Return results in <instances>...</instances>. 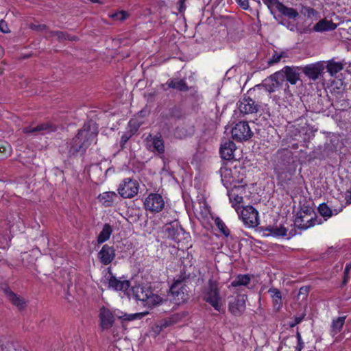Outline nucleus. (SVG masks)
<instances>
[{"instance_id": "25", "label": "nucleus", "mask_w": 351, "mask_h": 351, "mask_svg": "<svg viewBox=\"0 0 351 351\" xmlns=\"http://www.w3.org/2000/svg\"><path fill=\"white\" fill-rule=\"evenodd\" d=\"M4 293L6 295L8 300L18 308L22 309L24 307L25 302L23 298L19 297V295L13 293L8 288L4 289Z\"/></svg>"}, {"instance_id": "10", "label": "nucleus", "mask_w": 351, "mask_h": 351, "mask_svg": "<svg viewBox=\"0 0 351 351\" xmlns=\"http://www.w3.org/2000/svg\"><path fill=\"white\" fill-rule=\"evenodd\" d=\"M252 132L248 123L240 121L232 129V136L237 141H247L252 136Z\"/></svg>"}, {"instance_id": "58", "label": "nucleus", "mask_w": 351, "mask_h": 351, "mask_svg": "<svg viewBox=\"0 0 351 351\" xmlns=\"http://www.w3.org/2000/svg\"><path fill=\"white\" fill-rule=\"evenodd\" d=\"M167 230L169 232V236H170V235L171 236V228H168L167 229Z\"/></svg>"}, {"instance_id": "56", "label": "nucleus", "mask_w": 351, "mask_h": 351, "mask_svg": "<svg viewBox=\"0 0 351 351\" xmlns=\"http://www.w3.org/2000/svg\"><path fill=\"white\" fill-rule=\"evenodd\" d=\"M3 55V49L1 47H0V58H1Z\"/></svg>"}, {"instance_id": "16", "label": "nucleus", "mask_w": 351, "mask_h": 351, "mask_svg": "<svg viewBox=\"0 0 351 351\" xmlns=\"http://www.w3.org/2000/svg\"><path fill=\"white\" fill-rule=\"evenodd\" d=\"M99 318L100 327L102 330H108L111 328L115 320L112 311L104 306H102L99 309Z\"/></svg>"}, {"instance_id": "48", "label": "nucleus", "mask_w": 351, "mask_h": 351, "mask_svg": "<svg viewBox=\"0 0 351 351\" xmlns=\"http://www.w3.org/2000/svg\"><path fill=\"white\" fill-rule=\"evenodd\" d=\"M350 268H351L350 264H348L346 266L345 271H344L345 276H344V279H343V284L347 283V282L348 280V272H349V270Z\"/></svg>"}, {"instance_id": "4", "label": "nucleus", "mask_w": 351, "mask_h": 351, "mask_svg": "<svg viewBox=\"0 0 351 351\" xmlns=\"http://www.w3.org/2000/svg\"><path fill=\"white\" fill-rule=\"evenodd\" d=\"M296 227L302 230H306L316 223H321V219L317 221L316 214L310 207H302L298 212L294 220Z\"/></svg>"}, {"instance_id": "33", "label": "nucleus", "mask_w": 351, "mask_h": 351, "mask_svg": "<svg viewBox=\"0 0 351 351\" xmlns=\"http://www.w3.org/2000/svg\"><path fill=\"white\" fill-rule=\"evenodd\" d=\"M48 34H46L45 36L47 37H55L56 39L59 40H73L75 39V36H71L62 32H49Z\"/></svg>"}, {"instance_id": "52", "label": "nucleus", "mask_w": 351, "mask_h": 351, "mask_svg": "<svg viewBox=\"0 0 351 351\" xmlns=\"http://www.w3.org/2000/svg\"><path fill=\"white\" fill-rule=\"evenodd\" d=\"M285 95H286V98H289V97H292V95L291 93H290L289 90V86H287V88L285 89Z\"/></svg>"}, {"instance_id": "15", "label": "nucleus", "mask_w": 351, "mask_h": 351, "mask_svg": "<svg viewBox=\"0 0 351 351\" xmlns=\"http://www.w3.org/2000/svg\"><path fill=\"white\" fill-rule=\"evenodd\" d=\"M283 82V75L281 72H276L274 74L266 78L263 86L265 90L269 93L276 91L281 86Z\"/></svg>"}, {"instance_id": "54", "label": "nucleus", "mask_w": 351, "mask_h": 351, "mask_svg": "<svg viewBox=\"0 0 351 351\" xmlns=\"http://www.w3.org/2000/svg\"><path fill=\"white\" fill-rule=\"evenodd\" d=\"M302 320V317H296L295 319V324H299Z\"/></svg>"}, {"instance_id": "14", "label": "nucleus", "mask_w": 351, "mask_h": 351, "mask_svg": "<svg viewBox=\"0 0 351 351\" xmlns=\"http://www.w3.org/2000/svg\"><path fill=\"white\" fill-rule=\"evenodd\" d=\"M246 300L245 295H238L233 300L229 302V311L235 316L241 315L245 310Z\"/></svg>"}, {"instance_id": "2", "label": "nucleus", "mask_w": 351, "mask_h": 351, "mask_svg": "<svg viewBox=\"0 0 351 351\" xmlns=\"http://www.w3.org/2000/svg\"><path fill=\"white\" fill-rule=\"evenodd\" d=\"M203 300L208 303L215 310L221 313L223 311V299L220 295L218 284L209 280L202 293Z\"/></svg>"}, {"instance_id": "32", "label": "nucleus", "mask_w": 351, "mask_h": 351, "mask_svg": "<svg viewBox=\"0 0 351 351\" xmlns=\"http://www.w3.org/2000/svg\"><path fill=\"white\" fill-rule=\"evenodd\" d=\"M327 71L331 76H335L337 73L343 69V65L341 62L329 61L326 65Z\"/></svg>"}, {"instance_id": "27", "label": "nucleus", "mask_w": 351, "mask_h": 351, "mask_svg": "<svg viewBox=\"0 0 351 351\" xmlns=\"http://www.w3.org/2000/svg\"><path fill=\"white\" fill-rule=\"evenodd\" d=\"M278 11L284 16L291 19H295L298 16L299 13L296 10L293 8H289L284 5L282 3H278Z\"/></svg>"}, {"instance_id": "44", "label": "nucleus", "mask_w": 351, "mask_h": 351, "mask_svg": "<svg viewBox=\"0 0 351 351\" xmlns=\"http://www.w3.org/2000/svg\"><path fill=\"white\" fill-rule=\"evenodd\" d=\"M296 338L298 339V345L295 346V351H301L304 348V343L299 331L296 332Z\"/></svg>"}, {"instance_id": "22", "label": "nucleus", "mask_w": 351, "mask_h": 351, "mask_svg": "<svg viewBox=\"0 0 351 351\" xmlns=\"http://www.w3.org/2000/svg\"><path fill=\"white\" fill-rule=\"evenodd\" d=\"M118 199V195L113 191L104 192L98 196V201L105 207L112 206Z\"/></svg>"}, {"instance_id": "40", "label": "nucleus", "mask_w": 351, "mask_h": 351, "mask_svg": "<svg viewBox=\"0 0 351 351\" xmlns=\"http://www.w3.org/2000/svg\"><path fill=\"white\" fill-rule=\"evenodd\" d=\"M12 153V147L7 142H0V154L2 156L7 157Z\"/></svg>"}, {"instance_id": "7", "label": "nucleus", "mask_w": 351, "mask_h": 351, "mask_svg": "<svg viewBox=\"0 0 351 351\" xmlns=\"http://www.w3.org/2000/svg\"><path fill=\"white\" fill-rule=\"evenodd\" d=\"M138 187L139 185L136 180L125 178L120 183L118 192L123 198H132L137 195Z\"/></svg>"}, {"instance_id": "21", "label": "nucleus", "mask_w": 351, "mask_h": 351, "mask_svg": "<svg viewBox=\"0 0 351 351\" xmlns=\"http://www.w3.org/2000/svg\"><path fill=\"white\" fill-rule=\"evenodd\" d=\"M235 150V144L232 141L227 140L221 144L220 154L223 159L231 160L234 158V152Z\"/></svg>"}, {"instance_id": "23", "label": "nucleus", "mask_w": 351, "mask_h": 351, "mask_svg": "<svg viewBox=\"0 0 351 351\" xmlns=\"http://www.w3.org/2000/svg\"><path fill=\"white\" fill-rule=\"evenodd\" d=\"M239 108L244 114L254 113L257 111L254 101L249 97L243 98L239 101Z\"/></svg>"}, {"instance_id": "11", "label": "nucleus", "mask_w": 351, "mask_h": 351, "mask_svg": "<svg viewBox=\"0 0 351 351\" xmlns=\"http://www.w3.org/2000/svg\"><path fill=\"white\" fill-rule=\"evenodd\" d=\"M144 206L146 210L152 213H158L163 209L165 202L160 194L151 193L145 199Z\"/></svg>"}, {"instance_id": "18", "label": "nucleus", "mask_w": 351, "mask_h": 351, "mask_svg": "<svg viewBox=\"0 0 351 351\" xmlns=\"http://www.w3.org/2000/svg\"><path fill=\"white\" fill-rule=\"evenodd\" d=\"M98 257L104 265H108L115 257V250L113 247L104 245L99 252Z\"/></svg>"}, {"instance_id": "41", "label": "nucleus", "mask_w": 351, "mask_h": 351, "mask_svg": "<svg viewBox=\"0 0 351 351\" xmlns=\"http://www.w3.org/2000/svg\"><path fill=\"white\" fill-rule=\"evenodd\" d=\"M320 215L324 217H330L332 215V211L327 204H322L318 208Z\"/></svg>"}, {"instance_id": "9", "label": "nucleus", "mask_w": 351, "mask_h": 351, "mask_svg": "<svg viewBox=\"0 0 351 351\" xmlns=\"http://www.w3.org/2000/svg\"><path fill=\"white\" fill-rule=\"evenodd\" d=\"M245 185L246 183H243L228 189L230 202L237 213H239V209L241 207V204L243 202V195L245 192Z\"/></svg>"}, {"instance_id": "49", "label": "nucleus", "mask_w": 351, "mask_h": 351, "mask_svg": "<svg viewBox=\"0 0 351 351\" xmlns=\"http://www.w3.org/2000/svg\"><path fill=\"white\" fill-rule=\"evenodd\" d=\"M172 322L171 320H163L158 324L161 326L162 329L166 328L167 327L171 325Z\"/></svg>"}, {"instance_id": "31", "label": "nucleus", "mask_w": 351, "mask_h": 351, "mask_svg": "<svg viewBox=\"0 0 351 351\" xmlns=\"http://www.w3.org/2000/svg\"><path fill=\"white\" fill-rule=\"evenodd\" d=\"M196 215L199 218L207 219L210 215V209L205 202L199 203V207L195 208Z\"/></svg>"}, {"instance_id": "29", "label": "nucleus", "mask_w": 351, "mask_h": 351, "mask_svg": "<svg viewBox=\"0 0 351 351\" xmlns=\"http://www.w3.org/2000/svg\"><path fill=\"white\" fill-rule=\"evenodd\" d=\"M129 125L130 127H134V128L130 132H125L121 136V145L123 147L125 143L130 138V137L134 134V133L138 130V128L140 127V123H136V121L135 119H132L129 122Z\"/></svg>"}, {"instance_id": "13", "label": "nucleus", "mask_w": 351, "mask_h": 351, "mask_svg": "<svg viewBox=\"0 0 351 351\" xmlns=\"http://www.w3.org/2000/svg\"><path fill=\"white\" fill-rule=\"evenodd\" d=\"M147 148L158 154H163L165 152V145L161 135L149 134L146 138Z\"/></svg>"}, {"instance_id": "36", "label": "nucleus", "mask_w": 351, "mask_h": 351, "mask_svg": "<svg viewBox=\"0 0 351 351\" xmlns=\"http://www.w3.org/2000/svg\"><path fill=\"white\" fill-rule=\"evenodd\" d=\"M268 292L269 293L270 296L272 298L274 305L280 306L281 304L282 301V295L280 291L276 288H271L269 289Z\"/></svg>"}, {"instance_id": "38", "label": "nucleus", "mask_w": 351, "mask_h": 351, "mask_svg": "<svg viewBox=\"0 0 351 351\" xmlns=\"http://www.w3.org/2000/svg\"><path fill=\"white\" fill-rule=\"evenodd\" d=\"M168 84L169 87L180 90H186L188 88L185 82L183 80H171L168 83Z\"/></svg>"}, {"instance_id": "17", "label": "nucleus", "mask_w": 351, "mask_h": 351, "mask_svg": "<svg viewBox=\"0 0 351 351\" xmlns=\"http://www.w3.org/2000/svg\"><path fill=\"white\" fill-rule=\"evenodd\" d=\"M325 69L323 62L308 64L303 69L304 73L311 80H317Z\"/></svg>"}, {"instance_id": "57", "label": "nucleus", "mask_w": 351, "mask_h": 351, "mask_svg": "<svg viewBox=\"0 0 351 351\" xmlns=\"http://www.w3.org/2000/svg\"><path fill=\"white\" fill-rule=\"evenodd\" d=\"M90 1L93 2V3H101V2H100L99 0H90Z\"/></svg>"}, {"instance_id": "47", "label": "nucleus", "mask_w": 351, "mask_h": 351, "mask_svg": "<svg viewBox=\"0 0 351 351\" xmlns=\"http://www.w3.org/2000/svg\"><path fill=\"white\" fill-rule=\"evenodd\" d=\"M305 14H307L308 17H311L312 16H314L317 14V12L311 8H304Z\"/></svg>"}, {"instance_id": "6", "label": "nucleus", "mask_w": 351, "mask_h": 351, "mask_svg": "<svg viewBox=\"0 0 351 351\" xmlns=\"http://www.w3.org/2000/svg\"><path fill=\"white\" fill-rule=\"evenodd\" d=\"M102 282L108 289L115 291H125L130 287V283L128 280L117 279L110 269L104 274Z\"/></svg>"}, {"instance_id": "45", "label": "nucleus", "mask_w": 351, "mask_h": 351, "mask_svg": "<svg viewBox=\"0 0 351 351\" xmlns=\"http://www.w3.org/2000/svg\"><path fill=\"white\" fill-rule=\"evenodd\" d=\"M236 2L245 10H248L250 8L249 0H236Z\"/></svg>"}, {"instance_id": "24", "label": "nucleus", "mask_w": 351, "mask_h": 351, "mask_svg": "<svg viewBox=\"0 0 351 351\" xmlns=\"http://www.w3.org/2000/svg\"><path fill=\"white\" fill-rule=\"evenodd\" d=\"M56 130V127L49 123H43L36 127H26L23 129V133H32L39 132L43 133H49Z\"/></svg>"}, {"instance_id": "3", "label": "nucleus", "mask_w": 351, "mask_h": 351, "mask_svg": "<svg viewBox=\"0 0 351 351\" xmlns=\"http://www.w3.org/2000/svg\"><path fill=\"white\" fill-rule=\"evenodd\" d=\"M133 293L136 300L141 301L142 305L149 310L161 304L164 301L160 296L144 287L137 286L134 287Z\"/></svg>"}, {"instance_id": "53", "label": "nucleus", "mask_w": 351, "mask_h": 351, "mask_svg": "<svg viewBox=\"0 0 351 351\" xmlns=\"http://www.w3.org/2000/svg\"><path fill=\"white\" fill-rule=\"evenodd\" d=\"M308 291L307 287H301L299 291L300 294H305Z\"/></svg>"}, {"instance_id": "26", "label": "nucleus", "mask_w": 351, "mask_h": 351, "mask_svg": "<svg viewBox=\"0 0 351 351\" xmlns=\"http://www.w3.org/2000/svg\"><path fill=\"white\" fill-rule=\"evenodd\" d=\"M337 27V25L332 23L331 21L326 19L320 20L315 26L314 30L317 32H322L324 31L334 30Z\"/></svg>"}, {"instance_id": "39", "label": "nucleus", "mask_w": 351, "mask_h": 351, "mask_svg": "<svg viewBox=\"0 0 351 351\" xmlns=\"http://www.w3.org/2000/svg\"><path fill=\"white\" fill-rule=\"evenodd\" d=\"M215 223L216 226L218 228L219 231L225 236L228 237L230 234V230L224 223V222L219 217H217L215 219Z\"/></svg>"}, {"instance_id": "30", "label": "nucleus", "mask_w": 351, "mask_h": 351, "mask_svg": "<svg viewBox=\"0 0 351 351\" xmlns=\"http://www.w3.org/2000/svg\"><path fill=\"white\" fill-rule=\"evenodd\" d=\"M112 232V228L110 225L105 224L103 227L102 230L100 232L97 237L98 243H102L108 241Z\"/></svg>"}, {"instance_id": "20", "label": "nucleus", "mask_w": 351, "mask_h": 351, "mask_svg": "<svg viewBox=\"0 0 351 351\" xmlns=\"http://www.w3.org/2000/svg\"><path fill=\"white\" fill-rule=\"evenodd\" d=\"M280 72L282 73L283 78L285 77L291 84H295L300 80V73L297 68L286 66Z\"/></svg>"}, {"instance_id": "12", "label": "nucleus", "mask_w": 351, "mask_h": 351, "mask_svg": "<svg viewBox=\"0 0 351 351\" xmlns=\"http://www.w3.org/2000/svg\"><path fill=\"white\" fill-rule=\"evenodd\" d=\"M170 293L176 304L185 302L188 297L186 289L182 280H176L170 288Z\"/></svg>"}, {"instance_id": "42", "label": "nucleus", "mask_w": 351, "mask_h": 351, "mask_svg": "<svg viewBox=\"0 0 351 351\" xmlns=\"http://www.w3.org/2000/svg\"><path fill=\"white\" fill-rule=\"evenodd\" d=\"M130 16V14L126 11H119L116 13L112 14L110 15V16L112 19H114V20L119 21H123L126 19H128Z\"/></svg>"}, {"instance_id": "19", "label": "nucleus", "mask_w": 351, "mask_h": 351, "mask_svg": "<svg viewBox=\"0 0 351 351\" xmlns=\"http://www.w3.org/2000/svg\"><path fill=\"white\" fill-rule=\"evenodd\" d=\"M114 314V317H117L119 319H121L123 322L125 321H132L134 319H141L147 315L149 314V311L141 312V313H132V314H128L125 313H123L118 309L114 310L112 311Z\"/></svg>"}, {"instance_id": "8", "label": "nucleus", "mask_w": 351, "mask_h": 351, "mask_svg": "<svg viewBox=\"0 0 351 351\" xmlns=\"http://www.w3.org/2000/svg\"><path fill=\"white\" fill-rule=\"evenodd\" d=\"M238 215L244 224L248 227H256L259 224L258 213L252 206L243 207Z\"/></svg>"}, {"instance_id": "46", "label": "nucleus", "mask_w": 351, "mask_h": 351, "mask_svg": "<svg viewBox=\"0 0 351 351\" xmlns=\"http://www.w3.org/2000/svg\"><path fill=\"white\" fill-rule=\"evenodd\" d=\"M0 31L2 32L3 33L9 32L8 26L7 23L3 20L0 21Z\"/></svg>"}, {"instance_id": "28", "label": "nucleus", "mask_w": 351, "mask_h": 351, "mask_svg": "<svg viewBox=\"0 0 351 351\" xmlns=\"http://www.w3.org/2000/svg\"><path fill=\"white\" fill-rule=\"evenodd\" d=\"M251 280V277L248 274H240L232 281L230 286L237 287L239 286H247Z\"/></svg>"}, {"instance_id": "51", "label": "nucleus", "mask_w": 351, "mask_h": 351, "mask_svg": "<svg viewBox=\"0 0 351 351\" xmlns=\"http://www.w3.org/2000/svg\"><path fill=\"white\" fill-rule=\"evenodd\" d=\"M345 198L348 203L351 204V187L346 191Z\"/></svg>"}, {"instance_id": "50", "label": "nucleus", "mask_w": 351, "mask_h": 351, "mask_svg": "<svg viewBox=\"0 0 351 351\" xmlns=\"http://www.w3.org/2000/svg\"><path fill=\"white\" fill-rule=\"evenodd\" d=\"M264 3L266 4L269 8L274 5L276 2H277V0H263Z\"/></svg>"}, {"instance_id": "37", "label": "nucleus", "mask_w": 351, "mask_h": 351, "mask_svg": "<svg viewBox=\"0 0 351 351\" xmlns=\"http://www.w3.org/2000/svg\"><path fill=\"white\" fill-rule=\"evenodd\" d=\"M345 317H339L337 319L334 320L332 324V332L333 335L340 332L344 324Z\"/></svg>"}, {"instance_id": "55", "label": "nucleus", "mask_w": 351, "mask_h": 351, "mask_svg": "<svg viewBox=\"0 0 351 351\" xmlns=\"http://www.w3.org/2000/svg\"><path fill=\"white\" fill-rule=\"evenodd\" d=\"M38 28H39V29H40V31H43V30H45V29H46L47 27H46L45 25H40V26L38 27Z\"/></svg>"}, {"instance_id": "1", "label": "nucleus", "mask_w": 351, "mask_h": 351, "mask_svg": "<svg viewBox=\"0 0 351 351\" xmlns=\"http://www.w3.org/2000/svg\"><path fill=\"white\" fill-rule=\"evenodd\" d=\"M97 135V127L94 122L84 124L83 129L70 143L69 152L72 154L80 151H85L93 142H95Z\"/></svg>"}, {"instance_id": "35", "label": "nucleus", "mask_w": 351, "mask_h": 351, "mask_svg": "<svg viewBox=\"0 0 351 351\" xmlns=\"http://www.w3.org/2000/svg\"><path fill=\"white\" fill-rule=\"evenodd\" d=\"M287 53L285 51H275L271 58L268 60L267 64L269 66L277 64L280 62L282 58H287Z\"/></svg>"}, {"instance_id": "5", "label": "nucleus", "mask_w": 351, "mask_h": 351, "mask_svg": "<svg viewBox=\"0 0 351 351\" xmlns=\"http://www.w3.org/2000/svg\"><path fill=\"white\" fill-rule=\"evenodd\" d=\"M220 173L223 184L227 189L245 183L243 176H239V171L236 168L232 169L223 167L220 169Z\"/></svg>"}, {"instance_id": "43", "label": "nucleus", "mask_w": 351, "mask_h": 351, "mask_svg": "<svg viewBox=\"0 0 351 351\" xmlns=\"http://www.w3.org/2000/svg\"><path fill=\"white\" fill-rule=\"evenodd\" d=\"M162 329L161 326L158 324H156L152 328L149 333L151 336L155 338L162 332Z\"/></svg>"}, {"instance_id": "34", "label": "nucleus", "mask_w": 351, "mask_h": 351, "mask_svg": "<svg viewBox=\"0 0 351 351\" xmlns=\"http://www.w3.org/2000/svg\"><path fill=\"white\" fill-rule=\"evenodd\" d=\"M268 230L270 232V234L274 237H285L287 235V229L284 226H271Z\"/></svg>"}]
</instances>
